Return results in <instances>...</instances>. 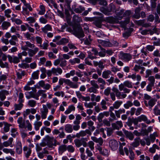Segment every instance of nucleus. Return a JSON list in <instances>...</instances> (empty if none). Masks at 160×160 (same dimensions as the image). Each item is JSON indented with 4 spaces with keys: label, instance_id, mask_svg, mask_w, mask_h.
I'll use <instances>...</instances> for the list:
<instances>
[{
    "label": "nucleus",
    "instance_id": "nucleus-1",
    "mask_svg": "<svg viewBox=\"0 0 160 160\" xmlns=\"http://www.w3.org/2000/svg\"><path fill=\"white\" fill-rule=\"evenodd\" d=\"M67 30L78 38H83L85 35L80 24H74L72 26V29L71 28L69 27L67 28Z\"/></svg>",
    "mask_w": 160,
    "mask_h": 160
},
{
    "label": "nucleus",
    "instance_id": "nucleus-2",
    "mask_svg": "<svg viewBox=\"0 0 160 160\" xmlns=\"http://www.w3.org/2000/svg\"><path fill=\"white\" fill-rule=\"evenodd\" d=\"M58 83L59 85L60 86L62 85L63 83H65L71 88H77L78 87V85L77 83H75L68 79L60 78L59 79Z\"/></svg>",
    "mask_w": 160,
    "mask_h": 160
},
{
    "label": "nucleus",
    "instance_id": "nucleus-3",
    "mask_svg": "<svg viewBox=\"0 0 160 160\" xmlns=\"http://www.w3.org/2000/svg\"><path fill=\"white\" fill-rule=\"evenodd\" d=\"M43 139L49 148H52L53 146H56L57 144H59L57 143V140L53 137H50L48 135L46 136Z\"/></svg>",
    "mask_w": 160,
    "mask_h": 160
},
{
    "label": "nucleus",
    "instance_id": "nucleus-4",
    "mask_svg": "<svg viewBox=\"0 0 160 160\" xmlns=\"http://www.w3.org/2000/svg\"><path fill=\"white\" fill-rule=\"evenodd\" d=\"M118 57L120 59L126 62H128L132 59V56L130 53L124 52H120L118 54Z\"/></svg>",
    "mask_w": 160,
    "mask_h": 160
},
{
    "label": "nucleus",
    "instance_id": "nucleus-5",
    "mask_svg": "<svg viewBox=\"0 0 160 160\" xmlns=\"http://www.w3.org/2000/svg\"><path fill=\"white\" fill-rule=\"evenodd\" d=\"M90 84L92 86L88 89V91L90 93H97V89L99 88V86L97 83L96 81L93 80L90 81Z\"/></svg>",
    "mask_w": 160,
    "mask_h": 160
},
{
    "label": "nucleus",
    "instance_id": "nucleus-6",
    "mask_svg": "<svg viewBox=\"0 0 160 160\" xmlns=\"http://www.w3.org/2000/svg\"><path fill=\"white\" fill-rule=\"evenodd\" d=\"M104 21L108 23L112 24L117 23L119 22L118 19L116 17H113L112 16L106 17Z\"/></svg>",
    "mask_w": 160,
    "mask_h": 160
},
{
    "label": "nucleus",
    "instance_id": "nucleus-7",
    "mask_svg": "<svg viewBox=\"0 0 160 160\" xmlns=\"http://www.w3.org/2000/svg\"><path fill=\"white\" fill-rule=\"evenodd\" d=\"M25 95L26 98L28 99L33 98L37 100L39 99V96L32 91L27 92L25 93Z\"/></svg>",
    "mask_w": 160,
    "mask_h": 160
},
{
    "label": "nucleus",
    "instance_id": "nucleus-8",
    "mask_svg": "<svg viewBox=\"0 0 160 160\" xmlns=\"http://www.w3.org/2000/svg\"><path fill=\"white\" fill-rule=\"evenodd\" d=\"M41 113V117L42 119H45L47 118V115L48 112V109L47 106L45 105H43V108L40 110Z\"/></svg>",
    "mask_w": 160,
    "mask_h": 160
},
{
    "label": "nucleus",
    "instance_id": "nucleus-9",
    "mask_svg": "<svg viewBox=\"0 0 160 160\" xmlns=\"http://www.w3.org/2000/svg\"><path fill=\"white\" fill-rule=\"evenodd\" d=\"M109 146L113 150H116L118 147V143L117 141L114 139H112L109 142Z\"/></svg>",
    "mask_w": 160,
    "mask_h": 160
},
{
    "label": "nucleus",
    "instance_id": "nucleus-10",
    "mask_svg": "<svg viewBox=\"0 0 160 160\" xmlns=\"http://www.w3.org/2000/svg\"><path fill=\"white\" fill-rule=\"evenodd\" d=\"M112 126L113 129L118 130L123 126V124L121 121H118L112 123Z\"/></svg>",
    "mask_w": 160,
    "mask_h": 160
},
{
    "label": "nucleus",
    "instance_id": "nucleus-11",
    "mask_svg": "<svg viewBox=\"0 0 160 160\" xmlns=\"http://www.w3.org/2000/svg\"><path fill=\"white\" fill-rule=\"evenodd\" d=\"M103 21V18L101 17H99L95 19L93 23L97 27L101 28L102 25V23Z\"/></svg>",
    "mask_w": 160,
    "mask_h": 160
},
{
    "label": "nucleus",
    "instance_id": "nucleus-12",
    "mask_svg": "<svg viewBox=\"0 0 160 160\" xmlns=\"http://www.w3.org/2000/svg\"><path fill=\"white\" fill-rule=\"evenodd\" d=\"M144 102L145 106L146 107L148 106L150 108H151L156 103V101L153 98L150 99L148 102L144 100Z\"/></svg>",
    "mask_w": 160,
    "mask_h": 160
},
{
    "label": "nucleus",
    "instance_id": "nucleus-13",
    "mask_svg": "<svg viewBox=\"0 0 160 160\" xmlns=\"http://www.w3.org/2000/svg\"><path fill=\"white\" fill-rule=\"evenodd\" d=\"M17 122L19 124L18 126L20 128H26V127L25 126V120L23 119L22 117H19L18 119Z\"/></svg>",
    "mask_w": 160,
    "mask_h": 160
},
{
    "label": "nucleus",
    "instance_id": "nucleus-14",
    "mask_svg": "<svg viewBox=\"0 0 160 160\" xmlns=\"http://www.w3.org/2000/svg\"><path fill=\"white\" fill-rule=\"evenodd\" d=\"M39 48L37 47L34 48L33 49L29 48L28 49V54L30 57H32L39 51Z\"/></svg>",
    "mask_w": 160,
    "mask_h": 160
},
{
    "label": "nucleus",
    "instance_id": "nucleus-15",
    "mask_svg": "<svg viewBox=\"0 0 160 160\" xmlns=\"http://www.w3.org/2000/svg\"><path fill=\"white\" fill-rule=\"evenodd\" d=\"M123 131L126 138H128L130 140H133L134 136L132 132L125 129H123Z\"/></svg>",
    "mask_w": 160,
    "mask_h": 160
},
{
    "label": "nucleus",
    "instance_id": "nucleus-16",
    "mask_svg": "<svg viewBox=\"0 0 160 160\" xmlns=\"http://www.w3.org/2000/svg\"><path fill=\"white\" fill-rule=\"evenodd\" d=\"M23 150L26 157L27 158H28L32 152L31 148L27 146H25L23 147Z\"/></svg>",
    "mask_w": 160,
    "mask_h": 160
},
{
    "label": "nucleus",
    "instance_id": "nucleus-17",
    "mask_svg": "<svg viewBox=\"0 0 160 160\" xmlns=\"http://www.w3.org/2000/svg\"><path fill=\"white\" fill-rule=\"evenodd\" d=\"M98 42L104 47H112V43H111L109 40L105 41L99 40L98 41Z\"/></svg>",
    "mask_w": 160,
    "mask_h": 160
},
{
    "label": "nucleus",
    "instance_id": "nucleus-18",
    "mask_svg": "<svg viewBox=\"0 0 160 160\" xmlns=\"http://www.w3.org/2000/svg\"><path fill=\"white\" fill-rule=\"evenodd\" d=\"M52 26L49 24H47L41 28L42 32L44 34H46L48 31H52Z\"/></svg>",
    "mask_w": 160,
    "mask_h": 160
},
{
    "label": "nucleus",
    "instance_id": "nucleus-19",
    "mask_svg": "<svg viewBox=\"0 0 160 160\" xmlns=\"http://www.w3.org/2000/svg\"><path fill=\"white\" fill-rule=\"evenodd\" d=\"M138 118L139 122L143 121L145 122L147 124H149L151 123L150 120H148L147 117L144 115H142L138 117Z\"/></svg>",
    "mask_w": 160,
    "mask_h": 160
},
{
    "label": "nucleus",
    "instance_id": "nucleus-20",
    "mask_svg": "<svg viewBox=\"0 0 160 160\" xmlns=\"http://www.w3.org/2000/svg\"><path fill=\"white\" fill-rule=\"evenodd\" d=\"M96 82H98V83H101L100 85V89L101 90L104 89L105 88V86L106 85V82L104 80L101 78H98L97 81Z\"/></svg>",
    "mask_w": 160,
    "mask_h": 160
},
{
    "label": "nucleus",
    "instance_id": "nucleus-21",
    "mask_svg": "<svg viewBox=\"0 0 160 160\" xmlns=\"http://www.w3.org/2000/svg\"><path fill=\"white\" fill-rule=\"evenodd\" d=\"M52 74L58 75V74H61L62 72V70L60 68H52Z\"/></svg>",
    "mask_w": 160,
    "mask_h": 160
},
{
    "label": "nucleus",
    "instance_id": "nucleus-22",
    "mask_svg": "<svg viewBox=\"0 0 160 160\" xmlns=\"http://www.w3.org/2000/svg\"><path fill=\"white\" fill-rule=\"evenodd\" d=\"M16 152L18 154H20L22 152V145L21 142H18L16 146Z\"/></svg>",
    "mask_w": 160,
    "mask_h": 160
},
{
    "label": "nucleus",
    "instance_id": "nucleus-23",
    "mask_svg": "<svg viewBox=\"0 0 160 160\" xmlns=\"http://www.w3.org/2000/svg\"><path fill=\"white\" fill-rule=\"evenodd\" d=\"M8 94V91L6 90H2L0 91V99L3 101L6 98V95H7Z\"/></svg>",
    "mask_w": 160,
    "mask_h": 160
},
{
    "label": "nucleus",
    "instance_id": "nucleus-24",
    "mask_svg": "<svg viewBox=\"0 0 160 160\" xmlns=\"http://www.w3.org/2000/svg\"><path fill=\"white\" fill-rule=\"evenodd\" d=\"M119 89L120 91H123L125 93H129L130 91V90L127 88L125 86L123 85L122 83H121L119 86Z\"/></svg>",
    "mask_w": 160,
    "mask_h": 160
},
{
    "label": "nucleus",
    "instance_id": "nucleus-25",
    "mask_svg": "<svg viewBox=\"0 0 160 160\" xmlns=\"http://www.w3.org/2000/svg\"><path fill=\"white\" fill-rule=\"evenodd\" d=\"M65 130L68 133H71L73 131L72 126L69 124H67L65 126Z\"/></svg>",
    "mask_w": 160,
    "mask_h": 160
},
{
    "label": "nucleus",
    "instance_id": "nucleus-26",
    "mask_svg": "<svg viewBox=\"0 0 160 160\" xmlns=\"http://www.w3.org/2000/svg\"><path fill=\"white\" fill-rule=\"evenodd\" d=\"M125 112V110L124 109H120L118 110H115V115L117 118H119L120 117L121 114L124 113Z\"/></svg>",
    "mask_w": 160,
    "mask_h": 160
},
{
    "label": "nucleus",
    "instance_id": "nucleus-27",
    "mask_svg": "<svg viewBox=\"0 0 160 160\" xmlns=\"http://www.w3.org/2000/svg\"><path fill=\"white\" fill-rule=\"evenodd\" d=\"M11 24L10 22L8 21L3 22L2 24L1 27L2 30H7L11 26Z\"/></svg>",
    "mask_w": 160,
    "mask_h": 160
},
{
    "label": "nucleus",
    "instance_id": "nucleus-28",
    "mask_svg": "<svg viewBox=\"0 0 160 160\" xmlns=\"http://www.w3.org/2000/svg\"><path fill=\"white\" fill-rule=\"evenodd\" d=\"M112 73L111 71L109 70H105L102 72V77L105 79H107L109 77V75Z\"/></svg>",
    "mask_w": 160,
    "mask_h": 160
},
{
    "label": "nucleus",
    "instance_id": "nucleus-29",
    "mask_svg": "<svg viewBox=\"0 0 160 160\" xmlns=\"http://www.w3.org/2000/svg\"><path fill=\"white\" fill-rule=\"evenodd\" d=\"M140 138L137 137L134 139V142L131 145L133 147H137L140 145Z\"/></svg>",
    "mask_w": 160,
    "mask_h": 160
},
{
    "label": "nucleus",
    "instance_id": "nucleus-30",
    "mask_svg": "<svg viewBox=\"0 0 160 160\" xmlns=\"http://www.w3.org/2000/svg\"><path fill=\"white\" fill-rule=\"evenodd\" d=\"M67 150V147L66 145H60L58 148L59 153L62 154L64 152Z\"/></svg>",
    "mask_w": 160,
    "mask_h": 160
},
{
    "label": "nucleus",
    "instance_id": "nucleus-31",
    "mask_svg": "<svg viewBox=\"0 0 160 160\" xmlns=\"http://www.w3.org/2000/svg\"><path fill=\"white\" fill-rule=\"evenodd\" d=\"M68 42V39L63 38L61 39L60 41L57 42V44L58 45H65Z\"/></svg>",
    "mask_w": 160,
    "mask_h": 160
},
{
    "label": "nucleus",
    "instance_id": "nucleus-32",
    "mask_svg": "<svg viewBox=\"0 0 160 160\" xmlns=\"http://www.w3.org/2000/svg\"><path fill=\"white\" fill-rule=\"evenodd\" d=\"M100 10L102 12L106 15L108 16L111 14V11L108 8H101Z\"/></svg>",
    "mask_w": 160,
    "mask_h": 160
},
{
    "label": "nucleus",
    "instance_id": "nucleus-33",
    "mask_svg": "<svg viewBox=\"0 0 160 160\" xmlns=\"http://www.w3.org/2000/svg\"><path fill=\"white\" fill-rule=\"evenodd\" d=\"M128 78H132L133 79H134L137 78V80L138 81H140L141 80V76L138 74L136 75V74H133L131 75H128Z\"/></svg>",
    "mask_w": 160,
    "mask_h": 160
},
{
    "label": "nucleus",
    "instance_id": "nucleus-34",
    "mask_svg": "<svg viewBox=\"0 0 160 160\" xmlns=\"http://www.w3.org/2000/svg\"><path fill=\"white\" fill-rule=\"evenodd\" d=\"M97 105V103L96 102H90L88 103L87 102L84 103L85 106L87 108H92L93 106H96Z\"/></svg>",
    "mask_w": 160,
    "mask_h": 160
},
{
    "label": "nucleus",
    "instance_id": "nucleus-35",
    "mask_svg": "<svg viewBox=\"0 0 160 160\" xmlns=\"http://www.w3.org/2000/svg\"><path fill=\"white\" fill-rule=\"evenodd\" d=\"M112 91L115 93L116 97L119 99L121 98V93L119 90L116 88L113 87L112 89Z\"/></svg>",
    "mask_w": 160,
    "mask_h": 160
},
{
    "label": "nucleus",
    "instance_id": "nucleus-36",
    "mask_svg": "<svg viewBox=\"0 0 160 160\" xmlns=\"http://www.w3.org/2000/svg\"><path fill=\"white\" fill-rule=\"evenodd\" d=\"M3 123L4 125L3 128L4 132H7L9 131L10 127L11 126V125L5 122H3Z\"/></svg>",
    "mask_w": 160,
    "mask_h": 160
},
{
    "label": "nucleus",
    "instance_id": "nucleus-37",
    "mask_svg": "<svg viewBox=\"0 0 160 160\" xmlns=\"http://www.w3.org/2000/svg\"><path fill=\"white\" fill-rule=\"evenodd\" d=\"M141 33L143 35H145L149 33L151 35H153L154 33V32L151 29H145L141 31Z\"/></svg>",
    "mask_w": 160,
    "mask_h": 160
},
{
    "label": "nucleus",
    "instance_id": "nucleus-38",
    "mask_svg": "<svg viewBox=\"0 0 160 160\" xmlns=\"http://www.w3.org/2000/svg\"><path fill=\"white\" fill-rule=\"evenodd\" d=\"M75 108L73 105L69 106L68 108L65 111V113L66 114H68L70 113L72 111L75 110Z\"/></svg>",
    "mask_w": 160,
    "mask_h": 160
},
{
    "label": "nucleus",
    "instance_id": "nucleus-39",
    "mask_svg": "<svg viewBox=\"0 0 160 160\" xmlns=\"http://www.w3.org/2000/svg\"><path fill=\"white\" fill-rule=\"evenodd\" d=\"M69 62L72 65L75 63H80V60L78 58H75L73 59H71L69 60Z\"/></svg>",
    "mask_w": 160,
    "mask_h": 160
},
{
    "label": "nucleus",
    "instance_id": "nucleus-40",
    "mask_svg": "<svg viewBox=\"0 0 160 160\" xmlns=\"http://www.w3.org/2000/svg\"><path fill=\"white\" fill-rule=\"evenodd\" d=\"M80 142L81 146L82 145L84 147H86L87 146V143L86 141H88V139L86 138H82L79 139Z\"/></svg>",
    "mask_w": 160,
    "mask_h": 160
},
{
    "label": "nucleus",
    "instance_id": "nucleus-41",
    "mask_svg": "<svg viewBox=\"0 0 160 160\" xmlns=\"http://www.w3.org/2000/svg\"><path fill=\"white\" fill-rule=\"evenodd\" d=\"M72 20L75 24H76V23H78L82 21V19L81 18L78 17V16L74 15L72 18Z\"/></svg>",
    "mask_w": 160,
    "mask_h": 160
},
{
    "label": "nucleus",
    "instance_id": "nucleus-42",
    "mask_svg": "<svg viewBox=\"0 0 160 160\" xmlns=\"http://www.w3.org/2000/svg\"><path fill=\"white\" fill-rule=\"evenodd\" d=\"M85 10L84 8L81 6H79L78 7L75 8L74 11L76 13H81Z\"/></svg>",
    "mask_w": 160,
    "mask_h": 160
},
{
    "label": "nucleus",
    "instance_id": "nucleus-43",
    "mask_svg": "<svg viewBox=\"0 0 160 160\" xmlns=\"http://www.w3.org/2000/svg\"><path fill=\"white\" fill-rule=\"evenodd\" d=\"M110 117L109 118L108 120L110 121L111 122L117 120V117L113 112H111V113H110Z\"/></svg>",
    "mask_w": 160,
    "mask_h": 160
},
{
    "label": "nucleus",
    "instance_id": "nucleus-44",
    "mask_svg": "<svg viewBox=\"0 0 160 160\" xmlns=\"http://www.w3.org/2000/svg\"><path fill=\"white\" fill-rule=\"evenodd\" d=\"M124 10L122 9L117 13V16L119 19L121 20L123 18V14Z\"/></svg>",
    "mask_w": 160,
    "mask_h": 160
},
{
    "label": "nucleus",
    "instance_id": "nucleus-45",
    "mask_svg": "<svg viewBox=\"0 0 160 160\" xmlns=\"http://www.w3.org/2000/svg\"><path fill=\"white\" fill-rule=\"evenodd\" d=\"M100 104L102 109L106 110L107 109L108 107L106 106L107 102L104 100L103 99L102 100Z\"/></svg>",
    "mask_w": 160,
    "mask_h": 160
},
{
    "label": "nucleus",
    "instance_id": "nucleus-46",
    "mask_svg": "<svg viewBox=\"0 0 160 160\" xmlns=\"http://www.w3.org/2000/svg\"><path fill=\"white\" fill-rule=\"evenodd\" d=\"M122 103V101H118L115 102L113 104V105L114 106V107L115 108V109H118L120 107Z\"/></svg>",
    "mask_w": 160,
    "mask_h": 160
},
{
    "label": "nucleus",
    "instance_id": "nucleus-47",
    "mask_svg": "<svg viewBox=\"0 0 160 160\" xmlns=\"http://www.w3.org/2000/svg\"><path fill=\"white\" fill-rule=\"evenodd\" d=\"M148 80L149 82V84L154 86L155 82V78L153 76H150L148 78Z\"/></svg>",
    "mask_w": 160,
    "mask_h": 160
},
{
    "label": "nucleus",
    "instance_id": "nucleus-48",
    "mask_svg": "<svg viewBox=\"0 0 160 160\" xmlns=\"http://www.w3.org/2000/svg\"><path fill=\"white\" fill-rule=\"evenodd\" d=\"M36 104V101L33 100H29L28 102V105L31 107H34Z\"/></svg>",
    "mask_w": 160,
    "mask_h": 160
},
{
    "label": "nucleus",
    "instance_id": "nucleus-49",
    "mask_svg": "<svg viewBox=\"0 0 160 160\" xmlns=\"http://www.w3.org/2000/svg\"><path fill=\"white\" fill-rule=\"evenodd\" d=\"M122 84L125 87H127L129 88H132V82H130L129 81H126L124 82Z\"/></svg>",
    "mask_w": 160,
    "mask_h": 160
},
{
    "label": "nucleus",
    "instance_id": "nucleus-50",
    "mask_svg": "<svg viewBox=\"0 0 160 160\" xmlns=\"http://www.w3.org/2000/svg\"><path fill=\"white\" fill-rule=\"evenodd\" d=\"M22 103L19 102L18 104H15L14 105L15 110L16 111L21 110L23 106V105Z\"/></svg>",
    "mask_w": 160,
    "mask_h": 160
},
{
    "label": "nucleus",
    "instance_id": "nucleus-51",
    "mask_svg": "<svg viewBox=\"0 0 160 160\" xmlns=\"http://www.w3.org/2000/svg\"><path fill=\"white\" fill-rule=\"evenodd\" d=\"M126 145V143L122 142V143H120V146L119 147V153L120 154L124 155V154L123 152V150L122 148V146H125Z\"/></svg>",
    "mask_w": 160,
    "mask_h": 160
},
{
    "label": "nucleus",
    "instance_id": "nucleus-52",
    "mask_svg": "<svg viewBox=\"0 0 160 160\" xmlns=\"http://www.w3.org/2000/svg\"><path fill=\"white\" fill-rule=\"evenodd\" d=\"M34 125L35 129L36 130H38L39 129V127L42 125V123L41 122H36L34 124Z\"/></svg>",
    "mask_w": 160,
    "mask_h": 160
},
{
    "label": "nucleus",
    "instance_id": "nucleus-53",
    "mask_svg": "<svg viewBox=\"0 0 160 160\" xmlns=\"http://www.w3.org/2000/svg\"><path fill=\"white\" fill-rule=\"evenodd\" d=\"M32 34L28 32L25 33L24 35L25 38H27L28 39L30 40H33L34 38L32 36Z\"/></svg>",
    "mask_w": 160,
    "mask_h": 160
},
{
    "label": "nucleus",
    "instance_id": "nucleus-54",
    "mask_svg": "<svg viewBox=\"0 0 160 160\" xmlns=\"http://www.w3.org/2000/svg\"><path fill=\"white\" fill-rule=\"evenodd\" d=\"M133 105V103L130 101H128L126 103L124 104V107L126 109H128L129 107H132Z\"/></svg>",
    "mask_w": 160,
    "mask_h": 160
},
{
    "label": "nucleus",
    "instance_id": "nucleus-55",
    "mask_svg": "<svg viewBox=\"0 0 160 160\" xmlns=\"http://www.w3.org/2000/svg\"><path fill=\"white\" fill-rule=\"evenodd\" d=\"M39 71L38 70L34 72L32 75V77L33 79H38V78Z\"/></svg>",
    "mask_w": 160,
    "mask_h": 160
},
{
    "label": "nucleus",
    "instance_id": "nucleus-56",
    "mask_svg": "<svg viewBox=\"0 0 160 160\" xmlns=\"http://www.w3.org/2000/svg\"><path fill=\"white\" fill-rule=\"evenodd\" d=\"M75 74V71L73 70L70 71L69 73H66L65 74V77L67 78H69L71 76H73Z\"/></svg>",
    "mask_w": 160,
    "mask_h": 160
},
{
    "label": "nucleus",
    "instance_id": "nucleus-57",
    "mask_svg": "<svg viewBox=\"0 0 160 160\" xmlns=\"http://www.w3.org/2000/svg\"><path fill=\"white\" fill-rule=\"evenodd\" d=\"M26 21L28 22V23L32 24L36 22V19L34 17H30L27 18Z\"/></svg>",
    "mask_w": 160,
    "mask_h": 160
},
{
    "label": "nucleus",
    "instance_id": "nucleus-58",
    "mask_svg": "<svg viewBox=\"0 0 160 160\" xmlns=\"http://www.w3.org/2000/svg\"><path fill=\"white\" fill-rule=\"evenodd\" d=\"M26 72L24 71L22 72L21 73L17 72V76L18 79H21L22 78V76L25 75Z\"/></svg>",
    "mask_w": 160,
    "mask_h": 160
},
{
    "label": "nucleus",
    "instance_id": "nucleus-59",
    "mask_svg": "<svg viewBox=\"0 0 160 160\" xmlns=\"http://www.w3.org/2000/svg\"><path fill=\"white\" fill-rule=\"evenodd\" d=\"M86 135L85 131H81L79 133H77L76 134V137L79 138L81 137H84Z\"/></svg>",
    "mask_w": 160,
    "mask_h": 160
},
{
    "label": "nucleus",
    "instance_id": "nucleus-60",
    "mask_svg": "<svg viewBox=\"0 0 160 160\" xmlns=\"http://www.w3.org/2000/svg\"><path fill=\"white\" fill-rule=\"evenodd\" d=\"M12 22L15 23L17 25H20L22 24V21L19 19H16L13 18H11Z\"/></svg>",
    "mask_w": 160,
    "mask_h": 160
},
{
    "label": "nucleus",
    "instance_id": "nucleus-61",
    "mask_svg": "<svg viewBox=\"0 0 160 160\" xmlns=\"http://www.w3.org/2000/svg\"><path fill=\"white\" fill-rule=\"evenodd\" d=\"M3 151L4 152L8 153H10L11 155H13L15 153V152L12 150V149L5 148L3 149Z\"/></svg>",
    "mask_w": 160,
    "mask_h": 160
},
{
    "label": "nucleus",
    "instance_id": "nucleus-62",
    "mask_svg": "<svg viewBox=\"0 0 160 160\" xmlns=\"http://www.w3.org/2000/svg\"><path fill=\"white\" fill-rule=\"evenodd\" d=\"M40 7L41 10L39 11V14L41 15L44 14L45 12L44 6L42 5H41L40 6Z\"/></svg>",
    "mask_w": 160,
    "mask_h": 160
},
{
    "label": "nucleus",
    "instance_id": "nucleus-63",
    "mask_svg": "<svg viewBox=\"0 0 160 160\" xmlns=\"http://www.w3.org/2000/svg\"><path fill=\"white\" fill-rule=\"evenodd\" d=\"M60 66L62 67H65L67 65V61L62 58H60Z\"/></svg>",
    "mask_w": 160,
    "mask_h": 160
},
{
    "label": "nucleus",
    "instance_id": "nucleus-64",
    "mask_svg": "<svg viewBox=\"0 0 160 160\" xmlns=\"http://www.w3.org/2000/svg\"><path fill=\"white\" fill-rule=\"evenodd\" d=\"M11 10L10 9H7L4 11L5 16L7 18H10V14L11 13Z\"/></svg>",
    "mask_w": 160,
    "mask_h": 160
}]
</instances>
